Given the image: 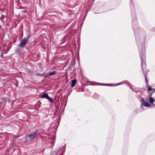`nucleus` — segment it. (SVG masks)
Wrapping results in <instances>:
<instances>
[{"mask_svg":"<svg viewBox=\"0 0 155 155\" xmlns=\"http://www.w3.org/2000/svg\"><path fill=\"white\" fill-rule=\"evenodd\" d=\"M154 101L153 98V97H150L149 99V101L150 103H153Z\"/></svg>","mask_w":155,"mask_h":155,"instance_id":"nucleus-8","label":"nucleus"},{"mask_svg":"<svg viewBox=\"0 0 155 155\" xmlns=\"http://www.w3.org/2000/svg\"><path fill=\"white\" fill-rule=\"evenodd\" d=\"M122 83H119L117 84V85H120Z\"/></svg>","mask_w":155,"mask_h":155,"instance_id":"nucleus-14","label":"nucleus"},{"mask_svg":"<svg viewBox=\"0 0 155 155\" xmlns=\"http://www.w3.org/2000/svg\"><path fill=\"white\" fill-rule=\"evenodd\" d=\"M130 86V89H132V90H133V87H132Z\"/></svg>","mask_w":155,"mask_h":155,"instance_id":"nucleus-13","label":"nucleus"},{"mask_svg":"<svg viewBox=\"0 0 155 155\" xmlns=\"http://www.w3.org/2000/svg\"><path fill=\"white\" fill-rule=\"evenodd\" d=\"M154 90L153 89H152L151 87H150V85L147 86V90L148 91H150L151 90Z\"/></svg>","mask_w":155,"mask_h":155,"instance_id":"nucleus-9","label":"nucleus"},{"mask_svg":"<svg viewBox=\"0 0 155 155\" xmlns=\"http://www.w3.org/2000/svg\"><path fill=\"white\" fill-rule=\"evenodd\" d=\"M30 38V35L28 34L27 37L25 38L22 40L21 43L18 45V46L21 48H23L27 44L28 41Z\"/></svg>","mask_w":155,"mask_h":155,"instance_id":"nucleus-1","label":"nucleus"},{"mask_svg":"<svg viewBox=\"0 0 155 155\" xmlns=\"http://www.w3.org/2000/svg\"><path fill=\"white\" fill-rule=\"evenodd\" d=\"M37 133V130H36L33 133L31 134L28 136V137L30 140H32L36 136Z\"/></svg>","mask_w":155,"mask_h":155,"instance_id":"nucleus-3","label":"nucleus"},{"mask_svg":"<svg viewBox=\"0 0 155 155\" xmlns=\"http://www.w3.org/2000/svg\"><path fill=\"white\" fill-rule=\"evenodd\" d=\"M141 66L143 72L144 73V77H145L146 84H148V81L147 78V73H144V71H145V69H146V64L144 62H143L142 60H141Z\"/></svg>","mask_w":155,"mask_h":155,"instance_id":"nucleus-2","label":"nucleus"},{"mask_svg":"<svg viewBox=\"0 0 155 155\" xmlns=\"http://www.w3.org/2000/svg\"><path fill=\"white\" fill-rule=\"evenodd\" d=\"M57 73V71H54L52 72H51L50 73H49L48 76H53V75H54L55 74Z\"/></svg>","mask_w":155,"mask_h":155,"instance_id":"nucleus-7","label":"nucleus"},{"mask_svg":"<svg viewBox=\"0 0 155 155\" xmlns=\"http://www.w3.org/2000/svg\"><path fill=\"white\" fill-rule=\"evenodd\" d=\"M141 101H142L143 103H144V102H145L144 101V98H142L141 99Z\"/></svg>","mask_w":155,"mask_h":155,"instance_id":"nucleus-11","label":"nucleus"},{"mask_svg":"<svg viewBox=\"0 0 155 155\" xmlns=\"http://www.w3.org/2000/svg\"><path fill=\"white\" fill-rule=\"evenodd\" d=\"M3 104V103L1 102H0V107L2 106Z\"/></svg>","mask_w":155,"mask_h":155,"instance_id":"nucleus-10","label":"nucleus"},{"mask_svg":"<svg viewBox=\"0 0 155 155\" xmlns=\"http://www.w3.org/2000/svg\"><path fill=\"white\" fill-rule=\"evenodd\" d=\"M143 105L146 107H151V105L149 104L148 102H144L143 103Z\"/></svg>","mask_w":155,"mask_h":155,"instance_id":"nucleus-6","label":"nucleus"},{"mask_svg":"<svg viewBox=\"0 0 155 155\" xmlns=\"http://www.w3.org/2000/svg\"><path fill=\"white\" fill-rule=\"evenodd\" d=\"M41 98H45L48 100L51 103H53V99L52 98L50 97L46 93H44L41 96Z\"/></svg>","mask_w":155,"mask_h":155,"instance_id":"nucleus-4","label":"nucleus"},{"mask_svg":"<svg viewBox=\"0 0 155 155\" xmlns=\"http://www.w3.org/2000/svg\"><path fill=\"white\" fill-rule=\"evenodd\" d=\"M63 153H62V154H61V155H63Z\"/></svg>","mask_w":155,"mask_h":155,"instance_id":"nucleus-15","label":"nucleus"},{"mask_svg":"<svg viewBox=\"0 0 155 155\" xmlns=\"http://www.w3.org/2000/svg\"><path fill=\"white\" fill-rule=\"evenodd\" d=\"M4 17H5L4 16L2 15V17H1V18L2 19H4Z\"/></svg>","mask_w":155,"mask_h":155,"instance_id":"nucleus-12","label":"nucleus"},{"mask_svg":"<svg viewBox=\"0 0 155 155\" xmlns=\"http://www.w3.org/2000/svg\"><path fill=\"white\" fill-rule=\"evenodd\" d=\"M76 83V79H73L71 81V87H73Z\"/></svg>","mask_w":155,"mask_h":155,"instance_id":"nucleus-5","label":"nucleus"}]
</instances>
